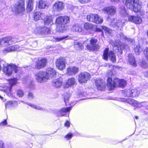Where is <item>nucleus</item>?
<instances>
[{
	"label": "nucleus",
	"mask_w": 148,
	"mask_h": 148,
	"mask_svg": "<svg viewBox=\"0 0 148 148\" xmlns=\"http://www.w3.org/2000/svg\"><path fill=\"white\" fill-rule=\"evenodd\" d=\"M74 47L77 50H81L84 48V46L82 43L77 42L75 43Z\"/></svg>",
	"instance_id": "obj_37"
},
{
	"label": "nucleus",
	"mask_w": 148,
	"mask_h": 148,
	"mask_svg": "<svg viewBox=\"0 0 148 148\" xmlns=\"http://www.w3.org/2000/svg\"><path fill=\"white\" fill-rule=\"evenodd\" d=\"M139 94V92L136 89H134L131 90V96L135 97L138 96Z\"/></svg>",
	"instance_id": "obj_40"
},
{
	"label": "nucleus",
	"mask_w": 148,
	"mask_h": 148,
	"mask_svg": "<svg viewBox=\"0 0 148 148\" xmlns=\"http://www.w3.org/2000/svg\"><path fill=\"white\" fill-rule=\"evenodd\" d=\"M93 30L97 32H101L102 31L101 29L97 27H95V26L94 27V29Z\"/></svg>",
	"instance_id": "obj_52"
},
{
	"label": "nucleus",
	"mask_w": 148,
	"mask_h": 148,
	"mask_svg": "<svg viewBox=\"0 0 148 148\" xmlns=\"http://www.w3.org/2000/svg\"><path fill=\"white\" fill-rule=\"evenodd\" d=\"M118 45V44H117V43H116V44H114V46H117Z\"/></svg>",
	"instance_id": "obj_63"
},
{
	"label": "nucleus",
	"mask_w": 148,
	"mask_h": 148,
	"mask_svg": "<svg viewBox=\"0 0 148 148\" xmlns=\"http://www.w3.org/2000/svg\"><path fill=\"white\" fill-rule=\"evenodd\" d=\"M56 75L55 70L51 68H48L46 71H40L36 73L35 78L39 82L42 83L47 81L50 78H53Z\"/></svg>",
	"instance_id": "obj_1"
},
{
	"label": "nucleus",
	"mask_w": 148,
	"mask_h": 148,
	"mask_svg": "<svg viewBox=\"0 0 148 148\" xmlns=\"http://www.w3.org/2000/svg\"><path fill=\"white\" fill-rule=\"evenodd\" d=\"M37 45V43L36 42H33L32 46L28 45L25 47V48L29 50H34Z\"/></svg>",
	"instance_id": "obj_38"
},
{
	"label": "nucleus",
	"mask_w": 148,
	"mask_h": 148,
	"mask_svg": "<svg viewBox=\"0 0 148 148\" xmlns=\"http://www.w3.org/2000/svg\"><path fill=\"white\" fill-rule=\"evenodd\" d=\"M38 7L40 9H45L48 8V5L47 2L42 0H40L39 2Z\"/></svg>",
	"instance_id": "obj_29"
},
{
	"label": "nucleus",
	"mask_w": 148,
	"mask_h": 148,
	"mask_svg": "<svg viewBox=\"0 0 148 148\" xmlns=\"http://www.w3.org/2000/svg\"><path fill=\"white\" fill-rule=\"evenodd\" d=\"M71 30L73 32H80L82 30V26L79 24H75L72 26Z\"/></svg>",
	"instance_id": "obj_31"
},
{
	"label": "nucleus",
	"mask_w": 148,
	"mask_h": 148,
	"mask_svg": "<svg viewBox=\"0 0 148 148\" xmlns=\"http://www.w3.org/2000/svg\"><path fill=\"white\" fill-rule=\"evenodd\" d=\"M66 62L65 60L62 58H60L56 60V65L57 68L60 70H62L66 67Z\"/></svg>",
	"instance_id": "obj_11"
},
{
	"label": "nucleus",
	"mask_w": 148,
	"mask_h": 148,
	"mask_svg": "<svg viewBox=\"0 0 148 148\" xmlns=\"http://www.w3.org/2000/svg\"><path fill=\"white\" fill-rule=\"evenodd\" d=\"M120 38L122 40H125L126 38V37L122 33H121L119 34Z\"/></svg>",
	"instance_id": "obj_51"
},
{
	"label": "nucleus",
	"mask_w": 148,
	"mask_h": 148,
	"mask_svg": "<svg viewBox=\"0 0 148 148\" xmlns=\"http://www.w3.org/2000/svg\"><path fill=\"white\" fill-rule=\"evenodd\" d=\"M25 5L24 0H19L12 6V10L16 14L22 13L25 9Z\"/></svg>",
	"instance_id": "obj_3"
},
{
	"label": "nucleus",
	"mask_w": 148,
	"mask_h": 148,
	"mask_svg": "<svg viewBox=\"0 0 148 148\" xmlns=\"http://www.w3.org/2000/svg\"><path fill=\"white\" fill-rule=\"evenodd\" d=\"M79 1L82 3H85L89 2L90 0H79Z\"/></svg>",
	"instance_id": "obj_54"
},
{
	"label": "nucleus",
	"mask_w": 148,
	"mask_h": 148,
	"mask_svg": "<svg viewBox=\"0 0 148 148\" xmlns=\"http://www.w3.org/2000/svg\"><path fill=\"white\" fill-rule=\"evenodd\" d=\"M14 39L11 36H8L0 39V46H5L12 44Z\"/></svg>",
	"instance_id": "obj_10"
},
{
	"label": "nucleus",
	"mask_w": 148,
	"mask_h": 148,
	"mask_svg": "<svg viewBox=\"0 0 148 148\" xmlns=\"http://www.w3.org/2000/svg\"><path fill=\"white\" fill-rule=\"evenodd\" d=\"M108 20L110 21V22L111 23V25L114 27L115 26H117L118 27H119L125 21V20L123 19L121 21L120 20H117L116 19H114L112 20H110V18L109 16L108 18Z\"/></svg>",
	"instance_id": "obj_19"
},
{
	"label": "nucleus",
	"mask_w": 148,
	"mask_h": 148,
	"mask_svg": "<svg viewBox=\"0 0 148 148\" xmlns=\"http://www.w3.org/2000/svg\"><path fill=\"white\" fill-rule=\"evenodd\" d=\"M73 135V134H68L65 136V138H66L67 140H69L72 138Z\"/></svg>",
	"instance_id": "obj_49"
},
{
	"label": "nucleus",
	"mask_w": 148,
	"mask_h": 148,
	"mask_svg": "<svg viewBox=\"0 0 148 148\" xmlns=\"http://www.w3.org/2000/svg\"><path fill=\"white\" fill-rule=\"evenodd\" d=\"M115 81V78L112 80L110 78H108L107 80L106 86L109 90H112L117 86V83Z\"/></svg>",
	"instance_id": "obj_17"
},
{
	"label": "nucleus",
	"mask_w": 148,
	"mask_h": 148,
	"mask_svg": "<svg viewBox=\"0 0 148 148\" xmlns=\"http://www.w3.org/2000/svg\"><path fill=\"white\" fill-rule=\"evenodd\" d=\"M64 4L62 2L57 1L53 5L52 9L54 12H60L64 8Z\"/></svg>",
	"instance_id": "obj_13"
},
{
	"label": "nucleus",
	"mask_w": 148,
	"mask_h": 148,
	"mask_svg": "<svg viewBox=\"0 0 148 148\" xmlns=\"http://www.w3.org/2000/svg\"><path fill=\"white\" fill-rule=\"evenodd\" d=\"M129 41L130 42L132 43H134V40L133 39H129Z\"/></svg>",
	"instance_id": "obj_60"
},
{
	"label": "nucleus",
	"mask_w": 148,
	"mask_h": 148,
	"mask_svg": "<svg viewBox=\"0 0 148 148\" xmlns=\"http://www.w3.org/2000/svg\"><path fill=\"white\" fill-rule=\"evenodd\" d=\"M7 124V122L6 120H5L4 121H1L0 123V126H4L6 125Z\"/></svg>",
	"instance_id": "obj_50"
},
{
	"label": "nucleus",
	"mask_w": 148,
	"mask_h": 148,
	"mask_svg": "<svg viewBox=\"0 0 148 148\" xmlns=\"http://www.w3.org/2000/svg\"><path fill=\"white\" fill-rule=\"evenodd\" d=\"M144 74L146 77H148V71L145 72Z\"/></svg>",
	"instance_id": "obj_58"
},
{
	"label": "nucleus",
	"mask_w": 148,
	"mask_h": 148,
	"mask_svg": "<svg viewBox=\"0 0 148 148\" xmlns=\"http://www.w3.org/2000/svg\"><path fill=\"white\" fill-rule=\"evenodd\" d=\"M95 84L98 90H103L105 88V83L100 79H97L96 80Z\"/></svg>",
	"instance_id": "obj_18"
},
{
	"label": "nucleus",
	"mask_w": 148,
	"mask_h": 148,
	"mask_svg": "<svg viewBox=\"0 0 148 148\" xmlns=\"http://www.w3.org/2000/svg\"><path fill=\"white\" fill-rule=\"evenodd\" d=\"M126 102L127 103L133 106L134 107L140 108L142 106H145L147 105L146 102H140L136 100L130 98L126 99Z\"/></svg>",
	"instance_id": "obj_6"
},
{
	"label": "nucleus",
	"mask_w": 148,
	"mask_h": 148,
	"mask_svg": "<svg viewBox=\"0 0 148 148\" xmlns=\"http://www.w3.org/2000/svg\"><path fill=\"white\" fill-rule=\"evenodd\" d=\"M123 95L124 96L132 97L131 90L129 89L125 90H123Z\"/></svg>",
	"instance_id": "obj_39"
},
{
	"label": "nucleus",
	"mask_w": 148,
	"mask_h": 148,
	"mask_svg": "<svg viewBox=\"0 0 148 148\" xmlns=\"http://www.w3.org/2000/svg\"><path fill=\"white\" fill-rule=\"evenodd\" d=\"M128 60L131 65L134 66H136L137 63L135 60V58L132 54H129Z\"/></svg>",
	"instance_id": "obj_27"
},
{
	"label": "nucleus",
	"mask_w": 148,
	"mask_h": 148,
	"mask_svg": "<svg viewBox=\"0 0 148 148\" xmlns=\"http://www.w3.org/2000/svg\"><path fill=\"white\" fill-rule=\"evenodd\" d=\"M47 62V60L45 58L38 59L36 62L35 68L38 69H40L46 65Z\"/></svg>",
	"instance_id": "obj_16"
},
{
	"label": "nucleus",
	"mask_w": 148,
	"mask_h": 148,
	"mask_svg": "<svg viewBox=\"0 0 148 148\" xmlns=\"http://www.w3.org/2000/svg\"><path fill=\"white\" fill-rule=\"evenodd\" d=\"M0 148H5L3 142L0 140Z\"/></svg>",
	"instance_id": "obj_53"
},
{
	"label": "nucleus",
	"mask_w": 148,
	"mask_h": 148,
	"mask_svg": "<svg viewBox=\"0 0 148 148\" xmlns=\"http://www.w3.org/2000/svg\"><path fill=\"white\" fill-rule=\"evenodd\" d=\"M135 117L136 119H138V116H135Z\"/></svg>",
	"instance_id": "obj_61"
},
{
	"label": "nucleus",
	"mask_w": 148,
	"mask_h": 148,
	"mask_svg": "<svg viewBox=\"0 0 148 148\" xmlns=\"http://www.w3.org/2000/svg\"><path fill=\"white\" fill-rule=\"evenodd\" d=\"M24 50V49H22L21 47H20L18 45H15L7 47L3 50V53H6L8 52L14 51H19Z\"/></svg>",
	"instance_id": "obj_12"
},
{
	"label": "nucleus",
	"mask_w": 148,
	"mask_h": 148,
	"mask_svg": "<svg viewBox=\"0 0 148 148\" xmlns=\"http://www.w3.org/2000/svg\"><path fill=\"white\" fill-rule=\"evenodd\" d=\"M71 107L64 108H61L59 111L58 112V116H63L65 115L64 113L69 112L71 109Z\"/></svg>",
	"instance_id": "obj_23"
},
{
	"label": "nucleus",
	"mask_w": 148,
	"mask_h": 148,
	"mask_svg": "<svg viewBox=\"0 0 148 148\" xmlns=\"http://www.w3.org/2000/svg\"><path fill=\"white\" fill-rule=\"evenodd\" d=\"M17 80L16 78L11 79L8 80L10 86H3L0 89L3 91L8 95H10L11 93V88L12 87L17 83Z\"/></svg>",
	"instance_id": "obj_4"
},
{
	"label": "nucleus",
	"mask_w": 148,
	"mask_h": 148,
	"mask_svg": "<svg viewBox=\"0 0 148 148\" xmlns=\"http://www.w3.org/2000/svg\"><path fill=\"white\" fill-rule=\"evenodd\" d=\"M147 109L148 110V105L147 106Z\"/></svg>",
	"instance_id": "obj_64"
},
{
	"label": "nucleus",
	"mask_w": 148,
	"mask_h": 148,
	"mask_svg": "<svg viewBox=\"0 0 148 148\" xmlns=\"http://www.w3.org/2000/svg\"><path fill=\"white\" fill-rule=\"evenodd\" d=\"M128 19L129 21L137 24H140L142 22L141 18L138 16H130L128 17Z\"/></svg>",
	"instance_id": "obj_21"
},
{
	"label": "nucleus",
	"mask_w": 148,
	"mask_h": 148,
	"mask_svg": "<svg viewBox=\"0 0 148 148\" xmlns=\"http://www.w3.org/2000/svg\"><path fill=\"white\" fill-rule=\"evenodd\" d=\"M45 15L39 12H35L34 14V18L35 20L37 21L41 19H44Z\"/></svg>",
	"instance_id": "obj_25"
},
{
	"label": "nucleus",
	"mask_w": 148,
	"mask_h": 148,
	"mask_svg": "<svg viewBox=\"0 0 148 148\" xmlns=\"http://www.w3.org/2000/svg\"><path fill=\"white\" fill-rule=\"evenodd\" d=\"M116 10V8L113 6L105 7L103 9L104 13L111 16H113L115 14Z\"/></svg>",
	"instance_id": "obj_15"
},
{
	"label": "nucleus",
	"mask_w": 148,
	"mask_h": 148,
	"mask_svg": "<svg viewBox=\"0 0 148 148\" xmlns=\"http://www.w3.org/2000/svg\"><path fill=\"white\" fill-rule=\"evenodd\" d=\"M123 2L128 8L135 12L139 11L141 8V2L139 0H123Z\"/></svg>",
	"instance_id": "obj_2"
},
{
	"label": "nucleus",
	"mask_w": 148,
	"mask_h": 148,
	"mask_svg": "<svg viewBox=\"0 0 148 148\" xmlns=\"http://www.w3.org/2000/svg\"><path fill=\"white\" fill-rule=\"evenodd\" d=\"M115 81L117 83V86L123 87L125 86L126 84V81L123 79L120 80L118 78H115Z\"/></svg>",
	"instance_id": "obj_30"
},
{
	"label": "nucleus",
	"mask_w": 148,
	"mask_h": 148,
	"mask_svg": "<svg viewBox=\"0 0 148 148\" xmlns=\"http://www.w3.org/2000/svg\"><path fill=\"white\" fill-rule=\"evenodd\" d=\"M102 28L103 30H104L105 33H111V30L107 28L106 27L103 26L102 27Z\"/></svg>",
	"instance_id": "obj_44"
},
{
	"label": "nucleus",
	"mask_w": 148,
	"mask_h": 148,
	"mask_svg": "<svg viewBox=\"0 0 148 148\" xmlns=\"http://www.w3.org/2000/svg\"><path fill=\"white\" fill-rule=\"evenodd\" d=\"M78 68L75 66H71L67 69V74L69 75H75L78 71Z\"/></svg>",
	"instance_id": "obj_20"
},
{
	"label": "nucleus",
	"mask_w": 148,
	"mask_h": 148,
	"mask_svg": "<svg viewBox=\"0 0 148 148\" xmlns=\"http://www.w3.org/2000/svg\"><path fill=\"white\" fill-rule=\"evenodd\" d=\"M94 27V26L92 24L88 23H86L84 25V29L88 30H93Z\"/></svg>",
	"instance_id": "obj_33"
},
{
	"label": "nucleus",
	"mask_w": 148,
	"mask_h": 148,
	"mask_svg": "<svg viewBox=\"0 0 148 148\" xmlns=\"http://www.w3.org/2000/svg\"><path fill=\"white\" fill-rule=\"evenodd\" d=\"M71 95L70 94H66L64 97V102L66 105H68L67 102L69 101V99L71 97Z\"/></svg>",
	"instance_id": "obj_41"
},
{
	"label": "nucleus",
	"mask_w": 148,
	"mask_h": 148,
	"mask_svg": "<svg viewBox=\"0 0 148 148\" xmlns=\"http://www.w3.org/2000/svg\"><path fill=\"white\" fill-rule=\"evenodd\" d=\"M27 104L29 106L32 107L33 108L36 110H42L43 111H45V108L41 107L39 106H36V105L32 104L30 103H27Z\"/></svg>",
	"instance_id": "obj_35"
},
{
	"label": "nucleus",
	"mask_w": 148,
	"mask_h": 148,
	"mask_svg": "<svg viewBox=\"0 0 148 148\" xmlns=\"http://www.w3.org/2000/svg\"><path fill=\"white\" fill-rule=\"evenodd\" d=\"M90 74L87 72L80 73L78 75V81L80 83H85L90 78Z\"/></svg>",
	"instance_id": "obj_8"
},
{
	"label": "nucleus",
	"mask_w": 148,
	"mask_h": 148,
	"mask_svg": "<svg viewBox=\"0 0 148 148\" xmlns=\"http://www.w3.org/2000/svg\"><path fill=\"white\" fill-rule=\"evenodd\" d=\"M45 25L46 26H50L53 24V18L51 16H48L44 18Z\"/></svg>",
	"instance_id": "obj_28"
},
{
	"label": "nucleus",
	"mask_w": 148,
	"mask_h": 148,
	"mask_svg": "<svg viewBox=\"0 0 148 148\" xmlns=\"http://www.w3.org/2000/svg\"><path fill=\"white\" fill-rule=\"evenodd\" d=\"M109 66H110L111 67H113V66H112V65H109Z\"/></svg>",
	"instance_id": "obj_62"
},
{
	"label": "nucleus",
	"mask_w": 148,
	"mask_h": 148,
	"mask_svg": "<svg viewBox=\"0 0 148 148\" xmlns=\"http://www.w3.org/2000/svg\"><path fill=\"white\" fill-rule=\"evenodd\" d=\"M146 53L145 54V56L146 58L148 60V48H147L146 49Z\"/></svg>",
	"instance_id": "obj_55"
},
{
	"label": "nucleus",
	"mask_w": 148,
	"mask_h": 148,
	"mask_svg": "<svg viewBox=\"0 0 148 148\" xmlns=\"http://www.w3.org/2000/svg\"><path fill=\"white\" fill-rule=\"evenodd\" d=\"M67 36L61 37H55L54 38L55 41L57 42H59L61 41V40H64V39L66 38Z\"/></svg>",
	"instance_id": "obj_45"
},
{
	"label": "nucleus",
	"mask_w": 148,
	"mask_h": 148,
	"mask_svg": "<svg viewBox=\"0 0 148 148\" xmlns=\"http://www.w3.org/2000/svg\"><path fill=\"white\" fill-rule=\"evenodd\" d=\"M70 125V123L69 121H66V122L65 123V125L66 126H67V127H69Z\"/></svg>",
	"instance_id": "obj_56"
},
{
	"label": "nucleus",
	"mask_w": 148,
	"mask_h": 148,
	"mask_svg": "<svg viewBox=\"0 0 148 148\" xmlns=\"http://www.w3.org/2000/svg\"><path fill=\"white\" fill-rule=\"evenodd\" d=\"M33 0H29L28 1V3L27 8V9L29 12H31L33 10Z\"/></svg>",
	"instance_id": "obj_34"
},
{
	"label": "nucleus",
	"mask_w": 148,
	"mask_h": 148,
	"mask_svg": "<svg viewBox=\"0 0 148 148\" xmlns=\"http://www.w3.org/2000/svg\"><path fill=\"white\" fill-rule=\"evenodd\" d=\"M29 86L30 88L32 89L34 88V83L33 82L31 83V84H30Z\"/></svg>",
	"instance_id": "obj_57"
},
{
	"label": "nucleus",
	"mask_w": 148,
	"mask_h": 148,
	"mask_svg": "<svg viewBox=\"0 0 148 148\" xmlns=\"http://www.w3.org/2000/svg\"><path fill=\"white\" fill-rule=\"evenodd\" d=\"M56 21L58 24L64 25L69 22L70 18L68 16H61L58 18Z\"/></svg>",
	"instance_id": "obj_14"
},
{
	"label": "nucleus",
	"mask_w": 148,
	"mask_h": 148,
	"mask_svg": "<svg viewBox=\"0 0 148 148\" xmlns=\"http://www.w3.org/2000/svg\"><path fill=\"white\" fill-rule=\"evenodd\" d=\"M38 33L41 34H49L50 32L49 28L43 27H40L38 30Z\"/></svg>",
	"instance_id": "obj_26"
},
{
	"label": "nucleus",
	"mask_w": 148,
	"mask_h": 148,
	"mask_svg": "<svg viewBox=\"0 0 148 148\" xmlns=\"http://www.w3.org/2000/svg\"><path fill=\"white\" fill-rule=\"evenodd\" d=\"M119 0H110V1L111 2H117L119 1Z\"/></svg>",
	"instance_id": "obj_59"
},
{
	"label": "nucleus",
	"mask_w": 148,
	"mask_h": 148,
	"mask_svg": "<svg viewBox=\"0 0 148 148\" xmlns=\"http://www.w3.org/2000/svg\"><path fill=\"white\" fill-rule=\"evenodd\" d=\"M98 40L97 39L92 38L90 40V45L86 46V47L89 50L94 51L97 50L100 47L99 46L96 44Z\"/></svg>",
	"instance_id": "obj_9"
},
{
	"label": "nucleus",
	"mask_w": 148,
	"mask_h": 148,
	"mask_svg": "<svg viewBox=\"0 0 148 148\" xmlns=\"http://www.w3.org/2000/svg\"><path fill=\"white\" fill-rule=\"evenodd\" d=\"M75 83V79L73 77H71L67 81L64 85L65 88H68L69 87L73 86Z\"/></svg>",
	"instance_id": "obj_22"
},
{
	"label": "nucleus",
	"mask_w": 148,
	"mask_h": 148,
	"mask_svg": "<svg viewBox=\"0 0 148 148\" xmlns=\"http://www.w3.org/2000/svg\"><path fill=\"white\" fill-rule=\"evenodd\" d=\"M120 15L122 17H125L129 15L127 10H126L125 8L123 7L121 8L119 11Z\"/></svg>",
	"instance_id": "obj_32"
},
{
	"label": "nucleus",
	"mask_w": 148,
	"mask_h": 148,
	"mask_svg": "<svg viewBox=\"0 0 148 148\" xmlns=\"http://www.w3.org/2000/svg\"><path fill=\"white\" fill-rule=\"evenodd\" d=\"M140 66L144 68H146L148 66L147 64L145 61L142 62Z\"/></svg>",
	"instance_id": "obj_47"
},
{
	"label": "nucleus",
	"mask_w": 148,
	"mask_h": 148,
	"mask_svg": "<svg viewBox=\"0 0 148 148\" xmlns=\"http://www.w3.org/2000/svg\"><path fill=\"white\" fill-rule=\"evenodd\" d=\"M78 96L79 97H82L85 96L86 95V93L84 92H79L77 93Z\"/></svg>",
	"instance_id": "obj_48"
},
{
	"label": "nucleus",
	"mask_w": 148,
	"mask_h": 148,
	"mask_svg": "<svg viewBox=\"0 0 148 148\" xmlns=\"http://www.w3.org/2000/svg\"><path fill=\"white\" fill-rule=\"evenodd\" d=\"M62 84V80L61 78L54 79L53 80L52 84L56 88L61 86Z\"/></svg>",
	"instance_id": "obj_24"
},
{
	"label": "nucleus",
	"mask_w": 148,
	"mask_h": 148,
	"mask_svg": "<svg viewBox=\"0 0 148 148\" xmlns=\"http://www.w3.org/2000/svg\"><path fill=\"white\" fill-rule=\"evenodd\" d=\"M27 97L29 100H32L34 98V96L32 93L29 92L28 93Z\"/></svg>",
	"instance_id": "obj_46"
},
{
	"label": "nucleus",
	"mask_w": 148,
	"mask_h": 148,
	"mask_svg": "<svg viewBox=\"0 0 148 148\" xmlns=\"http://www.w3.org/2000/svg\"><path fill=\"white\" fill-rule=\"evenodd\" d=\"M109 49L106 48L104 50L103 53V58L105 60L108 59V56L110 58L111 60L113 62L116 61V57L113 52L112 51L109 52L108 53Z\"/></svg>",
	"instance_id": "obj_7"
},
{
	"label": "nucleus",
	"mask_w": 148,
	"mask_h": 148,
	"mask_svg": "<svg viewBox=\"0 0 148 148\" xmlns=\"http://www.w3.org/2000/svg\"><path fill=\"white\" fill-rule=\"evenodd\" d=\"M17 94L19 97H22L24 96V93L23 90H19L17 91Z\"/></svg>",
	"instance_id": "obj_42"
},
{
	"label": "nucleus",
	"mask_w": 148,
	"mask_h": 148,
	"mask_svg": "<svg viewBox=\"0 0 148 148\" xmlns=\"http://www.w3.org/2000/svg\"><path fill=\"white\" fill-rule=\"evenodd\" d=\"M87 21L90 22H93L97 24L102 23L103 22V19L100 17L96 14H90L87 16Z\"/></svg>",
	"instance_id": "obj_5"
},
{
	"label": "nucleus",
	"mask_w": 148,
	"mask_h": 148,
	"mask_svg": "<svg viewBox=\"0 0 148 148\" xmlns=\"http://www.w3.org/2000/svg\"><path fill=\"white\" fill-rule=\"evenodd\" d=\"M14 103V102L12 101H8L5 104L6 108L13 106Z\"/></svg>",
	"instance_id": "obj_43"
},
{
	"label": "nucleus",
	"mask_w": 148,
	"mask_h": 148,
	"mask_svg": "<svg viewBox=\"0 0 148 148\" xmlns=\"http://www.w3.org/2000/svg\"><path fill=\"white\" fill-rule=\"evenodd\" d=\"M134 50L135 53L137 55H139L143 51V48L139 45H136L134 48Z\"/></svg>",
	"instance_id": "obj_36"
}]
</instances>
